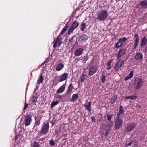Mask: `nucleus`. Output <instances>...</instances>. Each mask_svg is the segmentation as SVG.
<instances>
[{
	"instance_id": "obj_54",
	"label": "nucleus",
	"mask_w": 147,
	"mask_h": 147,
	"mask_svg": "<svg viewBox=\"0 0 147 147\" xmlns=\"http://www.w3.org/2000/svg\"><path fill=\"white\" fill-rule=\"evenodd\" d=\"M17 136H16V137H15V140H16V139H17Z\"/></svg>"
},
{
	"instance_id": "obj_12",
	"label": "nucleus",
	"mask_w": 147,
	"mask_h": 147,
	"mask_svg": "<svg viewBox=\"0 0 147 147\" xmlns=\"http://www.w3.org/2000/svg\"><path fill=\"white\" fill-rule=\"evenodd\" d=\"M66 84V82L65 84H63L62 86L60 87L57 90L56 93L57 94H60L63 93L65 90Z\"/></svg>"
},
{
	"instance_id": "obj_55",
	"label": "nucleus",
	"mask_w": 147,
	"mask_h": 147,
	"mask_svg": "<svg viewBox=\"0 0 147 147\" xmlns=\"http://www.w3.org/2000/svg\"><path fill=\"white\" fill-rule=\"evenodd\" d=\"M38 88V86H36V88Z\"/></svg>"
},
{
	"instance_id": "obj_1",
	"label": "nucleus",
	"mask_w": 147,
	"mask_h": 147,
	"mask_svg": "<svg viewBox=\"0 0 147 147\" xmlns=\"http://www.w3.org/2000/svg\"><path fill=\"white\" fill-rule=\"evenodd\" d=\"M108 15V12L107 10L102 9L98 13L97 18L99 21H103L107 19Z\"/></svg>"
},
{
	"instance_id": "obj_50",
	"label": "nucleus",
	"mask_w": 147,
	"mask_h": 147,
	"mask_svg": "<svg viewBox=\"0 0 147 147\" xmlns=\"http://www.w3.org/2000/svg\"><path fill=\"white\" fill-rule=\"evenodd\" d=\"M45 61H44V62L42 63V64H41V66H41H41H42V65H44V64L45 63Z\"/></svg>"
},
{
	"instance_id": "obj_44",
	"label": "nucleus",
	"mask_w": 147,
	"mask_h": 147,
	"mask_svg": "<svg viewBox=\"0 0 147 147\" xmlns=\"http://www.w3.org/2000/svg\"><path fill=\"white\" fill-rule=\"evenodd\" d=\"M123 112H124L123 109H120L118 113H120V114H121L123 113Z\"/></svg>"
},
{
	"instance_id": "obj_8",
	"label": "nucleus",
	"mask_w": 147,
	"mask_h": 147,
	"mask_svg": "<svg viewBox=\"0 0 147 147\" xmlns=\"http://www.w3.org/2000/svg\"><path fill=\"white\" fill-rule=\"evenodd\" d=\"M97 69L96 67L92 66L89 68V75L90 76L93 75L97 71Z\"/></svg>"
},
{
	"instance_id": "obj_2",
	"label": "nucleus",
	"mask_w": 147,
	"mask_h": 147,
	"mask_svg": "<svg viewBox=\"0 0 147 147\" xmlns=\"http://www.w3.org/2000/svg\"><path fill=\"white\" fill-rule=\"evenodd\" d=\"M143 81L141 78L137 77L134 82V87L135 89L138 90L141 88L143 84Z\"/></svg>"
},
{
	"instance_id": "obj_11",
	"label": "nucleus",
	"mask_w": 147,
	"mask_h": 147,
	"mask_svg": "<svg viewBox=\"0 0 147 147\" xmlns=\"http://www.w3.org/2000/svg\"><path fill=\"white\" fill-rule=\"evenodd\" d=\"M134 38H135V43L133 47V49H136L139 42V36L137 34H134Z\"/></svg>"
},
{
	"instance_id": "obj_39",
	"label": "nucleus",
	"mask_w": 147,
	"mask_h": 147,
	"mask_svg": "<svg viewBox=\"0 0 147 147\" xmlns=\"http://www.w3.org/2000/svg\"><path fill=\"white\" fill-rule=\"evenodd\" d=\"M49 143L50 144L51 146H53L55 144V142L52 139L49 141Z\"/></svg>"
},
{
	"instance_id": "obj_47",
	"label": "nucleus",
	"mask_w": 147,
	"mask_h": 147,
	"mask_svg": "<svg viewBox=\"0 0 147 147\" xmlns=\"http://www.w3.org/2000/svg\"><path fill=\"white\" fill-rule=\"evenodd\" d=\"M121 114H120V113H118L117 114V117H118V118H119V117Z\"/></svg>"
},
{
	"instance_id": "obj_14",
	"label": "nucleus",
	"mask_w": 147,
	"mask_h": 147,
	"mask_svg": "<svg viewBox=\"0 0 147 147\" xmlns=\"http://www.w3.org/2000/svg\"><path fill=\"white\" fill-rule=\"evenodd\" d=\"M126 51V49H123L120 50L119 51V53L117 54V59H118L122 56L124 55L125 53V51Z\"/></svg>"
},
{
	"instance_id": "obj_22",
	"label": "nucleus",
	"mask_w": 147,
	"mask_h": 147,
	"mask_svg": "<svg viewBox=\"0 0 147 147\" xmlns=\"http://www.w3.org/2000/svg\"><path fill=\"white\" fill-rule=\"evenodd\" d=\"M147 43V39L146 37L143 38L141 40V46H143L146 45Z\"/></svg>"
},
{
	"instance_id": "obj_28",
	"label": "nucleus",
	"mask_w": 147,
	"mask_h": 147,
	"mask_svg": "<svg viewBox=\"0 0 147 147\" xmlns=\"http://www.w3.org/2000/svg\"><path fill=\"white\" fill-rule=\"evenodd\" d=\"M137 98V96L134 95L129 96H127L125 98V99H130L132 100H135Z\"/></svg>"
},
{
	"instance_id": "obj_4",
	"label": "nucleus",
	"mask_w": 147,
	"mask_h": 147,
	"mask_svg": "<svg viewBox=\"0 0 147 147\" xmlns=\"http://www.w3.org/2000/svg\"><path fill=\"white\" fill-rule=\"evenodd\" d=\"M79 22L76 21H75L72 24L71 26L69 28L68 32L67 34L69 35L71 34V33L73 32L75 29L76 28L79 26Z\"/></svg>"
},
{
	"instance_id": "obj_53",
	"label": "nucleus",
	"mask_w": 147,
	"mask_h": 147,
	"mask_svg": "<svg viewBox=\"0 0 147 147\" xmlns=\"http://www.w3.org/2000/svg\"><path fill=\"white\" fill-rule=\"evenodd\" d=\"M62 97V96H58V98L60 99Z\"/></svg>"
},
{
	"instance_id": "obj_48",
	"label": "nucleus",
	"mask_w": 147,
	"mask_h": 147,
	"mask_svg": "<svg viewBox=\"0 0 147 147\" xmlns=\"http://www.w3.org/2000/svg\"><path fill=\"white\" fill-rule=\"evenodd\" d=\"M109 133L108 131H107L105 133V135L106 136H107L108 134Z\"/></svg>"
},
{
	"instance_id": "obj_27",
	"label": "nucleus",
	"mask_w": 147,
	"mask_h": 147,
	"mask_svg": "<svg viewBox=\"0 0 147 147\" xmlns=\"http://www.w3.org/2000/svg\"><path fill=\"white\" fill-rule=\"evenodd\" d=\"M86 75L84 73H83L80 78V81L82 82H84L86 79Z\"/></svg>"
},
{
	"instance_id": "obj_40",
	"label": "nucleus",
	"mask_w": 147,
	"mask_h": 147,
	"mask_svg": "<svg viewBox=\"0 0 147 147\" xmlns=\"http://www.w3.org/2000/svg\"><path fill=\"white\" fill-rule=\"evenodd\" d=\"M106 76L105 75H103L102 76V77L101 78V80H102V83H104L105 82V80H106Z\"/></svg>"
},
{
	"instance_id": "obj_46",
	"label": "nucleus",
	"mask_w": 147,
	"mask_h": 147,
	"mask_svg": "<svg viewBox=\"0 0 147 147\" xmlns=\"http://www.w3.org/2000/svg\"><path fill=\"white\" fill-rule=\"evenodd\" d=\"M132 144V143L131 142H130L129 143H128L127 144H126V146L127 147H128V146H129L131 145Z\"/></svg>"
},
{
	"instance_id": "obj_5",
	"label": "nucleus",
	"mask_w": 147,
	"mask_h": 147,
	"mask_svg": "<svg viewBox=\"0 0 147 147\" xmlns=\"http://www.w3.org/2000/svg\"><path fill=\"white\" fill-rule=\"evenodd\" d=\"M31 117L30 114H26L25 116L24 123L25 126H28L31 123Z\"/></svg>"
},
{
	"instance_id": "obj_3",
	"label": "nucleus",
	"mask_w": 147,
	"mask_h": 147,
	"mask_svg": "<svg viewBox=\"0 0 147 147\" xmlns=\"http://www.w3.org/2000/svg\"><path fill=\"white\" fill-rule=\"evenodd\" d=\"M49 123L47 121L44 122L41 128V132L43 135L46 134L49 130Z\"/></svg>"
},
{
	"instance_id": "obj_38",
	"label": "nucleus",
	"mask_w": 147,
	"mask_h": 147,
	"mask_svg": "<svg viewBox=\"0 0 147 147\" xmlns=\"http://www.w3.org/2000/svg\"><path fill=\"white\" fill-rule=\"evenodd\" d=\"M111 60H110L109 61H108L107 66H108V67L107 68V69L108 70H109L111 69Z\"/></svg>"
},
{
	"instance_id": "obj_45",
	"label": "nucleus",
	"mask_w": 147,
	"mask_h": 147,
	"mask_svg": "<svg viewBox=\"0 0 147 147\" xmlns=\"http://www.w3.org/2000/svg\"><path fill=\"white\" fill-rule=\"evenodd\" d=\"M91 120L94 122H95L96 121L95 117L94 116H92L91 117Z\"/></svg>"
},
{
	"instance_id": "obj_43",
	"label": "nucleus",
	"mask_w": 147,
	"mask_h": 147,
	"mask_svg": "<svg viewBox=\"0 0 147 147\" xmlns=\"http://www.w3.org/2000/svg\"><path fill=\"white\" fill-rule=\"evenodd\" d=\"M28 106V105L26 103H25V104L23 108V110H24L26 109L27 108Z\"/></svg>"
},
{
	"instance_id": "obj_29",
	"label": "nucleus",
	"mask_w": 147,
	"mask_h": 147,
	"mask_svg": "<svg viewBox=\"0 0 147 147\" xmlns=\"http://www.w3.org/2000/svg\"><path fill=\"white\" fill-rule=\"evenodd\" d=\"M117 99V97L116 95L112 96L111 98L110 102L111 104H113L116 101Z\"/></svg>"
},
{
	"instance_id": "obj_6",
	"label": "nucleus",
	"mask_w": 147,
	"mask_h": 147,
	"mask_svg": "<svg viewBox=\"0 0 147 147\" xmlns=\"http://www.w3.org/2000/svg\"><path fill=\"white\" fill-rule=\"evenodd\" d=\"M122 121L120 118H117L115 123V128L116 129H119L121 126Z\"/></svg>"
},
{
	"instance_id": "obj_37",
	"label": "nucleus",
	"mask_w": 147,
	"mask_h": 147,
	"mask_svg": "<svg viewBox=\"0 0 147 147\" xmlns=\"http://www.w3.org/2000/svg\"><path fill=\"white\" fill-rule=\"evenodd\" d=\"M32 147H40L38 143L36 142H34Z\"/></svg>"
},
{
	"instance_id": "obj_35",
	"label": "nucleus",
	"mask_w": 147,
	"mask_h": 147,
	"mask_svg": "<svg viewBox=\"0 0 147 147\" xmlns=\"http://www.w3.org/2000/svg\"><path fill=\"white\" fill-rule=\"evenodd\" d=\"M88 56H85L83 57V61L84 63H85L86 61L88 59Z\"/></svg>"
},
{
	"instance_id": "obj_10",
	"label": "nucleus",
	"mask_w": 147,
	"mask_h": 147,
	"mask_svg": "<svg viewBox=\"0 0 147 147\" xmlns=\"http://www.w3.org/2000/svg\"><path fill=\"white\" fill-rule=\"evenodd\" d=\"M84 51V49L82 48H80L76 50L74 52L75 56L78 57L81 55Z\"/></svg>"
},
{
	"instance_id": "obj_52",
	"label": "nucleus",
	"mask_w": 147,
	"mask_h": 147,
	"mask_svg": "<svg viewBox=\"0 0 147 147\" xmlns=\"http://www.w3.org/2000/svg\"><path fill=\"white\" fill-rule=\"evenodd\" d=\"M36 90V88H35L34 89V93H35V91Z\"/></svg>"
},
{
	"instance_id": "obj_49",
	"label": "nucleus",
	"mask_w": 147,
	"mask_h": 147,
	"mask_svg": "<svg viewBox=\"0 0 147 147\" xmlns=\"http://www.w3.org/2000/svg\"><path fill=\"white\" fill-rule=\"evenodd\" d=\"M145 52L146 53H147V47H146V49H145Z\"/></svg>"
},
{
	"instance_id": "obj_32",
	"label": "nucleus",
	"mask_w": 147,
	"mask_h": 147,
	"mask_svg": "<svg viewBox=\"0 0 147 147\" xmlns=\"http://www.w3.org/2000/svg\"><path fill=\"white\" fill-rule=\"evenodd\" d=\"M38 95L37 94L36 95H35V96L34 95L33 96L32 102L33 103H35L36 102L38 98Z\"/></svg>"
},
{
	"instance_id": "obj_21",
	"label": "nucleus",
	"mask_w": 147,
	"mask_h": 147,
	"mask_svg": "<svg viewBox=\"0 0 147 147\" xmlns=\"http://www.w3.org/2000/svg\"><path fill=\"white\" fill-rule=\"evenodd\" d=\"M68 27V24H66L65 25V26L62 29L60 34L59 35V36L60 35H63V34H64L65 32L67 30V29Z\"/></svg>"
},
{
	"instance_id": "obj_56",
	"label": "nucleus",
	"mask_w": 147,
	"mask_h": 147,
	"mask_svg": "<svg viewBox=\"0 0 147 147\" xmlns=\"http://www.w3.org/2000/svg\"><path fill=\"white\" fill-rule=\"evenodd\" d=\"M42 138H41V140H42Z\"/></svg>"
},
{
	"instance_id": "obj_17",
	"label": "nucleus",
	"mask_w": 147,
	"mask_h": 147,
	"mask_svg": "<svg viewBox=\"0 0 147 147\" xmlns=\"http://www.w3.org/2000/svg\"><path fill=\"white\" fill-rule=\"evenodd\" d=\"M91 102L90 101L87 104H84V106L85 107L86 109L88 110L89 112L90 113L91 110Z\"/></svg>"
},
{
	"instance_id": "obj_42",
	"label": "nucleus",
	"mask_w": 147,
	"mask_h": 147,
	"mask_svg": "<svg viewBox=\"0 0 147 147\" xmlns=\"http://www.w3.org/2000/svg\"><path fill=\"white\" fill-rule=\"evenodd\" d=\"M107 119L109 121H110L112 117V115H107Z\"/></svg>"
},
{
	"instance_id": "obj_34",
	"label": "nucleus",
	"mask_w": 147,
	"mask_h": 147,
	"mask_svg": "<svg viewBox=\"0 0 147 147\" xmlns=\"http://www.w3.org/2000/svg\"><path fill=\"white\" fill-rule=\"evenodd\" d=\"M59 103V101H53V102L51 105V108H53L54 107V106H55L57 104Z\"/></svg>"
},
{
	"instance_id": "obj_36",
	"label": "nucleus",
	"mask_w": 147,
	"mask_h": 147,
	"mask_svg": "<svg viewBox=\"0 0 147 147\" xmlns=\"http://www.w3.org/2000/svg\"><path fill=\"white\" fill-rule=\"evenodd\" d=\"M127 40V38L125 37H123L119 39V41H121V42H125Z\"/></svg>"
},
{
	"instance_id": "obj_9",
	"label": "nucleus",
	"mask_w": 147,
	"mask_h": 147,
	"mask_svg": "<svg viewBox=\"0 0 147 147\" xmlns=\"http://www.w3.org/2000/svg\"><path fill=\"white\" fill-rule=\"evenodd\" d=\"M54 45H53L54 48H55L57 46H59L62 43V39L61 38H59V36L57 38V39L55 42H53Z\"/></svg>"
},
{
	"instance_id": "obj_51",
	"label": "nucleus",
	"mask_w": 147,
	"mask_h": 147,
	"mask_svg": "<svg viewBox=\"0 0 147 147\" xmlns=\"http://www.w3.org/2000/svg\"><path fill=\"white\" fill-rule=\"evenodd\" d=\"M120 109H123V107L122 106H121L120 107Z\"/></svg>"
},
{
	"instance_id": "obj_15",
	"label": "nucleus",
	"mask_w": 147,
	"mask_h": 147,
	"mask_svg": "<svg viewBox=\"0 0 147 147\" xmlns=\"http://www.w3.org/2000/svg\"><path fill=\"white\" fill-rule=\"evenodd\" d=\"M136 126L135 123H133L129 125L126 129V131L127 132L130 131L134 129Z\"/></svg>"
},
{
	"instance_id": "obj_57",
	"label": "nucleus",
	"mask_w": 147,
	"mask_h": 147,
	"mask_svg": "<svg viewBox=\"0 0 147 147\" xmlns=\"http://www.w3.org/2000/svg\"><path fill=\"white\" fill-rule=\"evenodd\" d=\"M109 127H111V126H110V125H109Z\"/></svg>"
},
{
	"instance_id": "obj_13",
	"label": "nucleus",
	"mask_w": 147,
	"mask_h": 147,
	"mask_svg": "<svg viewBox=\"0 0 147 147\" xmlns=\"http://www.w3.org/2000/svg\"><path fill=\"white\" fill-rule=\"evenodd\" d=\"M68 75L66 73L63 74L61 75L60 77L58 82H60L62 81H65L67 80Z\"/></svg>"
},
{
	"instance_id": "obj_19",
	"label": "nucleus",
	"mask_w": 147,
	"mask_h": 147,
	"mask_svg": "<svg viewBox=\"0 0 147 147\" xmlns=\"http://www.w3.org/2000/svg\"><path fill=\"white\" fill-rule=\"evenodd\" d=\"M135 57L137 60H140L143 58V55L141 53H138L136 55Z\"/></svg>"
},
{
	"instance_id": "obj_7",
	"label": "nucleus",
	"mask_w": 147,
	"mask_h": 147,
	"mask_svg": "<svg viewBox=\"0 0 147 147\" xmlns=\"http://www.w3.org/2000/svg\"><path fill=\"white\" fill-rule=\"evenodd\" d=\"M124 61L122 59H120L115 64V69L116 71L118 70L121 67L123 64Z\"/></svg>"
},
{
	"instance_id": "obj_31",
	"label": "nucleus",
	"mask_w": 147,
	"mask_h": 147,
	"mask_svg": "<svg viewBox=\"0 0 147 147\" xmlns=\"http://www.w3.org/2000/svg\"><path fill=\"white\" fill-rule=\"evenodd\" d=\"M35 124L37 125H39L40 123V119L38 117H35Z\"/></svg>"
},
{
	"instance_id": "obj_24",
	"label": "nucleus",
	"mask_w": 147,
	"mask_h": 147,
	"mask_svg": "<svg viewBox=\"0 0 147 147\" xmlns=\"http://www.w3.org/2000/svg\"><path fill=\"white\" fill-rule=\"evenodd\" d=\"M141 6L144 8H147V1L145 0L141 1L140 2Z\"/></svg>"
},
{
	"instance_id": "obj_25",
	"label": "nucleus",
	"mask_w": 147,
	"mask_h": 147,
	"mask_svg": "<svg viewBox=\"0 0 147 147\" xmlns=\"http://www.w3.org/2000/svg\"><path fill=\"white\" fill-rule=\"evenodd\" d=\"M43 77L42 74H41L39 77L37 81V84H40V83H41L43 80Z\"/></svg>"
},
{
	"instance_id": "obj_41",
	"label": "nucleus",
	"mask_w": 147,
	"mask_h": 147,
	"mask_svg": "<svg viewBox=\"0 0 147 147\" xmlns=\"http://www.w3.org/2000/svg\"><path fill=\"white\" fill-rule=\"evenodd\" d=\"M75 36H72L71 38L69 40V44H72V42L73 41V38L74 37H75Z\"/></svg>"
},
{
	"instance_id": "obj_26",
	"label": "nucleus",
	"mask_w": 147,
	"mask_h": 147,
	"mask_svg": "<svg viewBox=\"0 0 147 147\" xmlns=\"http://www.w3.org/2000/svg\"><path fill=\"white\" fill-rule=\"evenodd\" d=\"M133 72L132 71H130L129 75L125 78L124 80L125 81H127L128 80L131 79L133 76Z\"/></svg>"
},
{
	"instance_id": "obj_23",
	"label": "nucleus",
	"mask_w": 147,
	"mask_h": 147,
	"mask_svg": "<svg viewBox=\"0 0 147 147\" xmlns=\"http://www.w3.org/2000/svg\"><path fill=\"white\" fill-rule=\"evenodd\" d=\"M74 88L72 84V83L70 84L68 87V89L67 90V94H69Z\"/></svg>"
},
{
	"instance_id": "obj_20",
	"label": "nucleus",
	"mask_w": 147,
	"mask_h": 147,
	"mask_svg": "<svg viewBox=\"0 0 147 147\" xmlns=\"http://www.w3.org/2000/svg\"><path fill=\"white\" fill-rule=\"evenodd\" d=\"M78 98V94H75L73 95L71 101V102L76 101Z\"/></svg>"
},
{
	"instance_id": "obj_33",
	"label": "nucleus",
	"mask_w": 147,
	"mask_h": 147,
	"mask_svg": "<svg viewBox=\"0 0 147 147\" xmlns=\"http://www.w3.org/2000/svg\"><path fill=\"white\" fill-rule=\"evenodd\" d=\"M123 45V42L119 41L117 42L116 45V47L117 48H119L121 47Z\"/></svg>"
},
{
	"instance_id": "obj_30",
	"label": "nucleus",
	"mask_w": 147,
	"mask_h": 147,
	"mask_svg": "<svg viewBox=\"0 0 147 147\" xmlns=\"http://www.w3.org/2000/svg\"><path fill=\"white\" fill-rule=\"evenodd\" d=\"M80 27L81 30L83 31L86 27V24L85 23H82Z\"/></svg>"
},
{
	"instance_id": "obj_18",
	"label": "nucleus",
	"mask_w": 147,
	"mask_h": 147,
	"mask_svg": "<svg viewBox=\"0 0 147 147\" xmlns=\"http://www.w3.org/2000/svg\"><path fill=\"white\" fill-rule=\"evenodd\" d=\"M64 67V64L61 63L58 64L56 67V70L59 71L61 70Z\"/></svg>"
},
{
	"instance_id": "obj_16",
	"label": "nucleus",
	"mask_w": 147,
	"mask_h": 147,
	"mask_svg": "<svg viewBox=\"0 0 147 147\" xmlns=\"http://www.w3.org/2000/svg\"><path fill=\"white\" fill-rule=\"evenodd\" d=\"M88 39L87 36L85 34H83L79 38V41L80 42H83L85 41Z\"/></svg>"
}]
</instances>
